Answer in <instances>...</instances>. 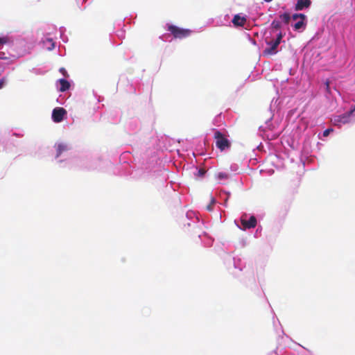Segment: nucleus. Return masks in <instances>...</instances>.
Segmentation results:
<instances>
[{"mask_svg": "<svg viewBox=\"0 0 355 355\" xmlns=\"http://www.w3.org/2000/svg\"><path fill=\"white\" fill-rule=\"evenodd\" d=\"M284 34H283L281 31L277 35V37L275 40L266 41V44L268 47L266 48L263 54L264 55H275L277 53V47L279 45L282 38L284 37Z\"/></svg>", "mask_w": 355, "mask_h": 355, "instance_id": "f257e3e1", "label": "nucleus"}, {"mask_svg": "<svg viewBox=\"0 0 355 355\" xmlns=\"http://www.w3.org/2000/svg\"><path fill=\"white\" fill-rule=\"evenodd\" d=\"M167 29L175 39H183L188 37L192 33V31L188 28H182L172 24H167Z\"/></svg>", "mask_w": 355, "mask_h": 355, "instance_id": "f03ea898", "label": "nucleus"}, {"mask_svg": "<svg viewBox=\"0 0 355 355\" xmlns=\"http://www.w3.org/2000/svg\"><path fill=\"white\" fill-rule=\"evenodd\" d=\"M214 139H216V146L221 151L230 148L231 144L230 141L218 130L214 132Z\"/></svg>", "mask_w": 355, "mask_h": 355, "instance_id": "7ed1b4c3", "label": "nucleus"}, {"mask_svg": "<svg viewBox=\"0 0 355 355\" xmlns=\"http://www.w3.org/2000/svg\"><path fill=\"white\" fill-rule=\"evenodd\" d=\"M241 223L242 225V229L245 230L247 229H251L256 227L257 221V218L254 216H251L250 218L247 219V214H243L241 217Z\"/></svg>", "mask_w": 355, "mask_h": 355, "instance_id": "20e7f679", "label": "nucleus"}, {"mask_svg": "<svg viewBox=\"0 0 355 355\" xmlns=\"http://www.w3.org/2000/svg\"><path fill=\"white\" fill-rule=\"evenodd\" d=\"M66 114L67 111L63 107H55L52 112V119L55 123H60Z\"/></svg>", "mask_w": 355, "mask_h": 355, "instance_id": "39448f33", "label": "nucleus"}, {"mask_svg": "<svg viewBox=\"0 0 355 355\" xmlns=\"http://www.w3.org/2000/svg\"><path fill=\"white\" fill-rule=\"evenodd\" d=\"M311 4V0H297L295 6V10L297 11L302 10L304 8H308Z\"/></svg>", "mask_w": 355, "mask_h": 355, "instance_id": "423d86ee", "label": "nucleus"}, {"mask_svg": "<svg viewBox=\"0 0 355 355\" xmlns=\"http://www.w3.org/2000/svg\"><path fill=\"white\" fill-rule=\"evenodd\" d=\"M246 18L245 17H241L239 15H236L233 17L232 23L234 26H241L243 27L246 23Z\"/></svg>", "mask_w": 355, "mask_h": 355, "instance_id": "0eeeda50", "label": "nucleus"}, {"mask_svg": "<svg viewBox=\"0 0 355 355\" xmlns=\"http://www.w3.org/2000/svg\"><path fill=\"white\" fill-rule=\"evenodd\" d=\"M59 83L60 84V91L63 92L68 90L70 87V83L65 79H60Z\"/></svg>", "mask_w": 355, "mask_h": 355, "instance_id": "6e6552de", "label": "nucleus"}, {"mask_svg": "<svg viewBox=\"0 0 355 355\" xmlns=\"http://www.w3.org/2000/svg\"><path fill=\"white\" fill-rule=\"evenodd\" d=\"M306 23L304 22V20L301 19L300 21H297L294 24V29L295 31H298L301 28L304 29L306 27Z\"/></svg>", "mask_w": 355, "mask_h": 355, "instance_id": "1a4fd4ad", "label": "nucleus"}, {"mask_svg": "<svg viewBox=\"0 0 355 355\" xmlns=\"http://www.w3.org/2000/svg\"><path fill=\"white\" fill-rule=\"evenodd\" d=\"M67 150V147L65 144H60L57 148V157H59L63 151Z\"/></svg>", "mask_w": 355, "mask_h": 355, "instance_id": "9d476101", "label": "nucleus"}, {"mask_svg": "<svg viewBox=\"0 0 355 355\" xmlns=\"http://www.w3.org/2000/svg\"><path fill=\"white\" fill-rule=\"evenodd\" d=\"M273 31H278L281 28V23L279 21L274 20L271 24Z\"/></svg>", "mask_w": 355, "mask_h": 355, "instance_id": "9b49d317", "label": "nucleus"}, {"mask_svg": "<svg viewBox=\"0 0 355 355\" xmlns=\"http://www.w3.org/2000/svg\"><path fill=\"white\" fill-rule=\"evenodd\" d=\"M280 18L284 21L285 24H288L291 19V16L289 13H284L280 15Z\"/></svg>", "mask_w": 355, "mask_h": 355, "instance_id": "f8f14e48", "label": "nucleus"}, {"mask_svg": "<svg viewBox=\"0 0 355 355\" xmlns=\"http://www.w3.org/2000/svg\"><path fill=\"white\" fill-rule=\"evenodd\" d=\"M292 18L294 20H296L298 18H300L302 20H305L306 19V15H304V14H302V13H298V14L296 13V14L293 15Z\"/></svg>", "mask_w": 355, "mask_h": 355, "instance_id": "ddd939ff", "label": "nucleus"}, {"mask_svg": "<svg viewBox=\"0 0 355 355\" xmlns=\"http://www.w3.org/2000/svg\"><path fill=\"white\" fill-rule=\"evenodd\" d=\"M334 131V130L332 128H328L327 130H325L324 132H323V136L324 137H327L329 136V135L332 132Z\"/></svg>", "mask_w": 355, "mask_h": 355, "instance_id": "4468645a", "label": "nucleus"}, {"mask_svg": "<svg viewBox=\"0 0 355 355\" xmlns=\"http://www.w3.org/2000/svg\"><path fill=\"white\" fill-rule=\"evenodd\" d=\"M59 71L64 76H65V77L69 76L67 71H66V69L64 67H61Z\"/></svg>", "mask_w": 355, "mask_h": 355, "instance_id": "2eb2a0df", "label": "nucleus"}, {"mask_svg": "<svg viewBox=\"0 0 355 355\" xmlns=\"http://www.w3.org/2000/svg\"><path fill=\"white\" fill-rule=\"evenodd\" d=\"M218 178L219 179H227V175L226 173H219L218 174Z\"/></svg>", "mask_w": 355, "mask_h": 355, "instance_id": "dca6fc26", "label": "nucleus"}, {"mask_svg": "<svg viewBox=\"0 0 355 355\" xmlns=\"http://www.w3.org/2000/svg\"><path fill=\"white\" fill-rule=\"evenodd\" d=\"M205 173V171L202 168H200L198 171V175L200 176V177H202Z\"/></svg>", "mask_w": 355, "mask_h": 355, "instance_id": "f3484780", "label": "nucleus"}, {"mask_svg": "<svg viewBox=\"0 0 355 355\" xmlns=\"http://www.w3.org/2000/svg\"><path fill=\"white\" fill-rule=\"evenodd\" d=\"M8 40V38L6 37H0V44H6Z\"/></svg>", "mask_w": 355, "mask_h": 355, "instance_id": "a211bd4d", "label": "nucleus"}, {"mask_svg": "<svg viewBox=\"0 0 355 355\" xmlns=\"http://www.w3.org/2000/svg\"><path fill=\"white\" fill-rule=\"evenodd\" d=\"M5 83V80L3 78L0 80V89H1Z\"/></svg>", "mask_w": 355, "mask_h": 355, "instance_id": "6ab92c4d", "label": "nucleus"}, {"mask_svg": "<svg viewBox=\"0 0 355 355\" xmlns=\"http://www.w3.org/2000/svg\"><path fill=\"white\" fill-rule=\"evenodd\" d=\"M207 209L209 210V211H211L212 210L211 203L207 206Z\"/></svg>", "mask_w": 355, "mask_h": 355, "instance_id": "aec40b11", "label": "nucleus"}, {"mask_svg": "<svg viewBox=\"0 0 355 355\" xmlns=\"http://www.w3.org/2000/svg\"><path fill=\"white\" fill-rule=\"evenodd\" d=\"M325 84H326L327 89H329V82L327 80V81L326 82V83H325Z\"/></svg>", "mask_w": 355, "mask_h": 355, "instance_id": "412c9836", "label": "nucleus"}, {"mask_svg": "<svg viewBox=\"0 0 355 355\" xmlns=\"http://www.w3.org/2000/svg\"><path fill=\"white\" fill-rule=\"evenodd\" d=\"M264 1H266V2H270V1H272V0H264Z\"/></svg>", "mask_w": 355, "mask_h": 355, "instance_id": "4be33fe9", "label": "nucleus"}, {"mask_svg": "<svg viewBox=\"0 0 355 355\" xmlns=\"http://www.w3.org/2000/svg\"><path fill=\"white\" fill-rule=\"evenodd\" d=\"M214 202H215L214 200L211 199V203H214Z\"/></svg>", "mask_w": 355, "mask_h": 355, "instance_id": "5701e85b", "label": "nucleus"}]
</instances>
